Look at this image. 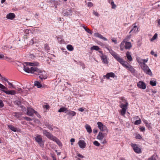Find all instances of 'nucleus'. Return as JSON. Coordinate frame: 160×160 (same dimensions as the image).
Listing matches in <instances>:
<instances>
[{"label":"nucleus","mask_w":160,"mask_h":160,"mask_svg":"<svg viewBox=\"0 0 160 160\" xmlns=\"http://www.w3.org/2000/svg\"><path fill=\"white\" fill-rule=\"evenodd\" d=\"M144 72L147 74L151 76L152 75V72L149 69V67L147 65L141 66Z\"/></svg>","instance_id":"nucleus-8"},{"label":"nucleus","mask_w":160,"mask_h":160,"mask_svg":"<svg viewBox=\"0 0 160 160\" xmlns=\"http://www.w3.org/2000/svg\"><path fill=\"white\" fill-rule=\"evenodd\" d=\"M132 47L131 43L130 42H127L125 41V48L126 49H129Z\"/></svg>","instance_id":"nucleus-23"},{"label":"nucleus","mask_w":160,"mask_h":160,"mask_svg":"<svg viewBox=\"0 0 160 160\" xmlns=\"http://www.w3.org/2000/svg\"><path fill=\"white\" fill-rule=\"evenodd\" d=\"M8 83L9 85H10L12 87V88H15V86L12 83L10 82L9 81H8Z\"/></svg>","instance_id":"nucleus-48"},{"label":"nucleus","mask_w":160,"mask_h":160,"mask_svg":"<svg viewBox=\"0 0 160 160\" xmlns=\"http://www.w3.org/2000/svg\"><path fill=\"white\" fill-rule=\"evenodd\" d=\"M77 156L78 157H80L81 158H83L84 157L81 154H78Z\"/></svg>","instance_id":"nucleus-63"},{"label":"nucleus","mask_w":160,"mask_h":160,"mask_svg":"<svg viewBox=\"0 0 160 160\" xmlns=\"http://www.w3.org/2000/svg\"><path fill=\"white\" fill-rule=\"evenodd\" d=\"M44 47H45V48L46 50H48V49H49V48H48V46L47 44H45L44 45Z\"/></svg>","instance_id":"nucleus-53"},{"label":"nucleus","mask_w":160,"mask_h":160,"mask_svg":"<svg viewBox=\"0 0 160 160\" xmlns=\"http://www.w3.org/2000/svg\"><path fill=\"white\" fill-rule=\"evenodd\" d=\"M115 76V74L113 72H109L107 73L106 75L104 76V77L106 78L107 79H109L110 77L114 78Z\"/></svg>","instance_id":"nucleus-17"},{"label":"nucleus","mask_w":160,"mask_h":160,"mask_svg":"<svg viewBox=\"0 0 160 160\" xmlns=\"http://www.w3.org/2000/svg\"><path fill=\"white\" fill-rule=\"evenodd\" d=\"M4 106L3 103L2 101L0 100V108L3 107Z\"/></svg>","instance_id":"nucleus-47"},{"label":"nucleus","mask_w":160,"mask_h":160,"mask_svg":"<svg viewBox=\"0 0 160 160\" xmlns=\"http://www.w3.org/2000/svg\"><path fill=\"white\" fill-rule=\"evenodd\" d=\"M35 111L32 108H27V114L29 116H32L33 115V113H34Z\"/></svg>","instance_id":"nucleus-14"},{"label":"nucleus","mask_w":160,"mask_h":160,"mask_svg":"<svg viewBox=\"0 0 160 160\" xmlns=\"http://www.w3.org/2000/svg\"><path fill=\"white\" fill-rule=\"evenodd\" d=\"M109 52L120 63H122L123 60L122 58H120L115 52L112 51V49H110L108 48Z\"/></svg>","instance_id":"nucleus-5"},{"label":"nucleus","mask_w":160,"mask_h":160,"mask_svg":"<svg viewBox=\"0 0 160 160\" xmlns=\"http://www.w3.org/2000/svg\"><path fill=\"white\" fill-rule=\"evenodd\" d=\"M143 59H141L140 58H137V60L138 62L139 63L140 65L142 64L143 63Z\"/></svg>","instance_id":"nucleus-36"},{"label":"nucleus","mask_w":160,"mask_h":160,"mask_svg":"<svg viewBox=\"0 0 160 160\" xmlns=\"http://www.w3.org/2000/svg\"><path fill=\"white\" fill-rule=\"evenodd\" d=\"M8 127L11 130L14 132H16L17 131V128L12 125H8Z\"/></svg>","instance_id":"nucleus-30"},{"label":"nucleus","mask_w":160,"mask_h":160,"mask_svg":"<svg viewBox=\"0 0 160 160\" xmlns=\"http://www.w3.org/2000/svg\"><path fill=\"white\" fill-rule=\"evenodd\" d=\"M93 143L94 145L98 147L100 145V143L97 141H94L93 142Z\"/></svg>","instance_id":"nucleus-42"},{"label":"nucleus","mask_w":160,"mask_h":160,"mask_svg":"<svg viewBox=\"0 0 160 160\" xmlns=\"http://www.w3.org/2000/svg\"><path fill=\"white\" fill-rule=\"evenodd\" d=\"M78 144L80 148H84L86 145L85 141L82 140H80L78 141Z\"/></svg>","instance_id":"nucleus-13"},{"label":"nucleus","mask_w":160,"mask_h":160,"mask_svg":"<svg viewBox=\"0 0 160 160\" xmlns=\"http://www.w3.org/2000/svg\"><path fill=\"white\" fill-rule=\"evenodd\" d=\"M47 128L50 130H52L53 129L51 125H48L47 126Z\"/></svg>","instance_id":"nucleus-44"},{"label":"nucleus","mask_w":160,"mask_h":160,"mask_svg":"<svg viewBox=\"0 0 160 160\" xmlns=\"http://www.w3.org/2000/svg\"><path fill=\"white\" fill-rule=\"evenodd\" d=\"M4 92L8 95H14L16 93V91L14 90H3Z\"/></svg>","instance_id":"nucleus-16"},{"label":"nucleus","mask_w":160,"mask_h":160,"mask_svg":"<svg viewBox=\"0 0 160 160\" xmlns=\"http://www.w3.org/2000/svg\"><path fill=\"white\" fill-rule=\"evenodd\" d=\"M120 106L122 109L120 111L121 114L122 116H124L126 113V110L128 109V104L127 101L123 98H121Z\"/></svg>","instance_id":"nucleus-3"},{"label":"nucleus","mask_w":160,"mask_h":160,"mask_svg":"<svg viewBox=\"0 0 160 160\" xmlns=\"http://www.w3.org/2000/svg\"><path fill=\"white\" fill-rule=\"evenodd\" d=\"M151 54L152 55H153L155 57H157V55L156 54H154V52L153 51H152L151 52Z\"/></svg>","instance_id":"nucleus-49"},{"label":"nucleus","mask_w":160,"mask_h":160,"mask_svg":"<svg viewBox=\"0 0 160 160\" xmlns=\"http://www.w3.org/2000/svg\"><path fill=\"white\" fill-rule=\"evenodd\" d=\"M15 15L13 13H9L7 15L6 18L8 19L12 20L15 17Z\"/></svg>","instance_id":"nucleus-15"},{"label":"nucleus","mask_w":160,"mask_h":160,"mask_svg":"<svg viewBox=\"0 0 160 160\" xmlns=\"http://www.w3.org/2000/svg\"><path fill=\"white\" fill-rule=\"evenodd\" d=\"M140 129L141 131L143 132L145 130V128L144 127H142L140 128Z\"/></svg>","instance_id":"nucleus-56"},{"label":"nucleus","mask_w":160,"mask_h":160,"mask_svg":"<svg viewBox=\"0 0 160 160\" xmlns=\"http://www.w3.org/2000/svg\"><path fill=\"white\" fill-rule=\"evenodd\" d=\"M107 133H103L102 132H99L97 136V138L98 139L100 140H102L104 137H105L107 135Z\"/></svg>","instance_id":"nucleus-10"},{"label":"nucleus","mask_w":160,"mask_h":160,"mask_svg":"<svg viewBox=\"0 0 160 160\" xmlns=\"http://www.w3.org/2000/svg\"><path fill=\"white\" fill-rule=\"evenodd\" d=\"M126 57L130 61L132 60V58L130 55V53L129 52H127L126 53Z\"/></svg>","instance_id":"nucleus-26"},{"label":"nucleus","mask_w":160,"mask_h":160,"mask_svg":"<svg viewBox=\"0 0 160 160\" xmlns=\"http://www.w3.org/2000/svg\"><path fill=\"white\" fill-rule=\"evenodd\" d=\"M148 160H156V159L153 158V157H152L148 159Z\"/></svg>","instance_id":"nucleus-58"},{"label":"nucleus","mask_w":160,"mask_h":160,"mask_svg":"<svg viewBox=\"0 0 160 160\" xmlns=\"http://www.w3.org/2000/svg\"><path fill=\"white\" fill-rule=\"evenodd\" d=\"M94 35L96 37H98L102 39H103L104 41H107V40L105 38L103 37L101 34H99L98 33H96L94 34Z\"/></svg>","instance_id":"nucleus-22"},{"label":"nucleus","mask_w":160,"mask_h":160,"mask_svg":"<svg viewBox=\"0 0 160 160\" xmlns=\"http://www.w3.org/2000/svg\"><path fill=\"white\" fill-rule=\"evenodd\" d=\"M21 66L23 68V70L26 72L28 73H30V68H29L28 67L26 68V66L24 64H21Z\"/></svg>","instance_id":"nucleus-19"},{"label":"nucleus","mask_w":160,"mask_h":160,"mask_svg":"<svg viewBox=\"0 0 160 160\" xmlns=\"http://www.w3.org/2000/svg\"><path fill=\"white\" fill-rule=\"evenodd\" d=\"M120 106L122 109L120 111L121 114L122 116H124L126 113V110L128 109V104L127 101L123 98H121Z\"/></svg>","instance_id":"nucleus-2"},{"label":"nucleus","mask_w":160,"mask_h":160,"mask_svg":"<svg viewBox=\"0 0 160 160\" xmlns=\"http://www.w3.org/2000/svg\"><path fill=\"white\" fill-rule=\"evenodd\" d=\"M72 13L71 11L70 10H65L63 11V13L64 16H68L70 15Z\"/></svg>","instance_id":"nucleus-21"},{"label":"nucleus","mask_w":160,"mask_h":160,"mask_svg":"<svg viewBox=\"0 0 160 160\" xmlns=\"http://www.w3.org/2000/svg\"><path fill=\"white\" fill-rule=\"evenodd\" d=\"M88 7H92V6L93 5V4H92V3L91 2H88Z\"/></svg>","instance_id":"nucleus-54"},{"label":"nucleus","mask_w":160,"mask_h":160,"mask_svg":"<svg viewBox=\"0 0 160 160\" xmlns=\"http://www.w3.org/2000/svg\"><path fill=\"white\" fill-rule=\"evenodd\" d=\"M138 87L142 89H145L146 88V85L142 81H140L137 83Z\"/></svg>","instance_id":"nucleus-11"},{"label":"nucleus","mask_w":160,"mask_h":160,"mask_svg":"<svg viewBox=\"0 0 160 160\" xmlns=\"http://www.w3.org/2000/svg\"><path fill=\"white\" fill-rule=\"evenodd\" d=\"M111 4L112 5V8L113 9H115L116 7V5L114 4V2L113 1L111 2Z\"/></svg>","instance_id":"nucleus-41"},{"label":"nucleus","mask_w":160,"mask_h":160,"mask_svg":"<svg viewBox=\"0 0 160 160\" xmlns=\"http://www.w3.org/2000/svg\"><path fill=\"white\" fill-rule=\"evenodd\" d=\"M34 113L37 116L38 118H40V115L36 111H35Z\"/></svg>","instance_id":"nucleus-55"},{"label":"nucleus","mask_w":160,"mask_h":160,"mask_svg":"<svg viewBox=\"0 0 160 160\" xmlns=\"http://www.w3.org/2000/svg\"><path fill=\"white\" fill-rule=\"evenodd\" d=\"M16 90H17V92L18 93H21L24 92V91H23L21 88H17Z\"/></svg>","instance_id":"nucleus-40"},{"label":"nucleus","mask_w":160,"mask_h":160,"mask_svg":"<svg viewBox=\"0 0 160 160\" xmlns=\"http://www.w3.org/2000/svg\"><path fill=\"white\" fill-rule=\"evenodd\" d=\"M112 42L114 43L115 44H117V41L116 39L114 38H112Z\"/></svg>","instance_id":"nucleus-51"},{"label":"nucleus","mask_w":160,"mask_h":160,"mask_svg":"<svg viewBox=\"0 0 160 160\" xmlns=\"http://www.w3.org/2000/svg\"><path fill=\"white\" fill-rule=\"evenodd\" d=\"M38 74L39 75V77L41 79H45L47 78V73L44 71H41L40 70H38Z\"/></svg>","instance_id":"nucleus-9"},{"label":"nucleus","mask_w":160,"mask_h":160,"mask_svg":"<svg viewBox=\"0 0 160 160\" xmlns=\"http://www.w3.org/2000/svg\"><path fill=\"white\" fill-rule=\"evenodd\" d=\"M150 84L152 86H155L156 85V83L155 81L151 80L150 81Z\"/></svg>","instance_id":"nucleus-34"},{"label":"nucleus","mask_w":160,"mask_h":160,"mask_svg":"<svg viewBox=\"0 0 160 160\" xmlns=\"http://www.w3.org/2000/svg\"><path fill=\"white\" fill-rule=\"evenodd\" d=\"M34 85L37 86L38 88H40L42 87V84L38 81H36L34 82Z\"/></svg>","instance_id":"nucleus-29"},{"label":"nucleus","mask_w":160,"mask_h":160,"mask_svg":"<svg viewBox=\"0 0 160 160\" xmlns=\"http://www.w3.org/2000/svg\"><path fill=\"white\" fill-rule=\"evenodd\" d=\"M1 79L2 80H4L5 81H7L8 82V81L7 79H6L5 78L2 77L1 76Z\"/></svg>","instance_id":"nucleus-57"},{"label":"nucleus","mask_w":160,"mask_h":160,"mask_svg":"<svg viewBox=\"0 0 160 160\" xmlns=\"http://www.w3.org/2000/svg\"><path fill=\"white\" fill-rule=\"evenodd\" d=\"M158 37V34L157 33H155L152 38L151 39L150 41L151 42L153 41V40H155Z\"/></svg>","instance_id":"nucleus-37"},{"label":"nucleus","mask_w":160,"mask_h":160,"mask_svg":"<svg viewBox=\"0 0 160 160\" xmlns=\"http://www.w3.org/2000/svg\"><path fill=\"white\" fill-rule=\"evenodd\" d=\"M131 145L133 149L136 152L140 153L141 152V149L138 147L137 145L135 144H131Z\"/></svg>","instance_id":"nucleus-12"},{"label":"nucleus","mask_w":160,"mask_h":160,"mask_svg":"<svg viewBox=\"0 0 160 160\" xmlns=\"http://www.w3.org/2000/svg\"><path fill=\"white\" fill-rule=\"evenodd\" d=\"M99 47L98 46H94L91 48V49L95 50H98L99 49Z\"/></svg>","instance_id":"nucleus-33"},{"label":"nucleus","mask_w":160,"mask_h":160,"mask_svg":"<svg viewBox=\"0 0 160 160\" xmlns=\"http://www.w3.org/2000/svg\"><path fill=\"white\" fill-rule=\"evenodd\" d=\"M36 141L39 144L41 147L44 146V142L42 140L41 136L39 134H37L35 138Z\"/></svg>","instance_id":"nucleus-7"},{"label":"nucleus","mask_w":160,"mask_h":160,"mask_svg":"<svg viewBox=\"0 0 160 160\" xmlns=\"http://www.w3.org/2000/svg\"><path fill=\"white\" fill-rule=\"evenodd\" d=\"M67 109L65 108H60V109L58 110V112H64V111H67Z\"/></svg>","instance_id":"nucleus-35"},{"label":"nucleus","mask_w":160,"mask_h":160,"mask_svg":"<svg viewBox=\"0 0 160 160\" xmlns=\"http://www.w3.org/2000/svg\"><path fill=\"white\" fill-rule=\"evenodd\" d=\"M15 103L16 104H17L18 105H19L20 104V102L18 101H16L15 102Z\"/></svg>","instance_id":"nucleus-64"},{"label":"nucleus","mask_w":160,"mask_h":160,"mask_svg":"<svg viewBox=\"0 0 160 160\" xmlns=\"http://www.w3.org/2000/svg\"><path fill=\"white\" fill-rule=\"evenodd\" d=\"M25 64H26V65H29L30 66H33L37 65L38 64V63L35 64L31 62H25Z\"/></svg>","instance_id":"nucleus-31"},{"label":"nucleus","mask_w":160,"mask_h":160,"mask_svg":"<svg viewBox=\"0 0 160 160\" xmlns=\"http://www.w3.org/2000/svg\"><path fill=\"white\" fill-rule=\"evenodd\" d=\"M137 27V26L136 25L134 26L133 28L130 31V32H129V33H131V32H132L133 30H134V29L135 28Z\"/></svg>","instance_id":"nucleus-60"},{"label":"nucleus","mask_w":160,"mask_h":160,"mask_svg":"<svg viewBox=\"0 0 160 160\" xmlns=\"http://www.w3.org/2000/svg\"><path fill=\"white\" fill-rule=\"evenodd\" d=\"M78 110L81 112H82L84 111V109L82 108H80Z\"/></svg>","instance_id":"nucleus-61"},{"label":"nucleus","mask_w":160,"mask_h":160,"mask_svg":"<svg viewBox=\"0 0 160 160\" xmlns=\"http://www.w3.org/2000/svg\"><path fill=\"white\" fill-rule=\"evenodd\" d=\"M123 67H125L127 69L129 70L131 72H134V69L129 64H128L127 62L123 60L122 63H121Z\"/></svg>","instance_id":"nucleus-6"},{"label":"nucleus","mask_w":160,"mask_h":160,"mask_svg":"<svg viewBox=\"0 0 160 160\" xmlns=\"http://www.w3.org/2000/svg\"><path fill=\"white\" fill-rule=\"evenodd\" d=\"M0 88L2 89H7V88L4 85L1 83H0Z\"/></svg>","instance_id":"nucleus-43"},{"label":"nucleus","mask_w":160,"mask_h":160,"mask_svg":"<svg viewBox=\"0 0 160 160\" xmlns=\"http://www.w3.org/2000/svg\"><path fill=\"white\" fill-rule=\"evenodd\" d=\"M101 58L102 60V61L104 63L106 64L108 63V62L107 60V57L105 55H102L101 57Z\"/></svg>","instance_id":"nucleus-24"},{"label":"nucleus","mask_w":160,"mask_h":160,"mask_svg":"<svg viewBox=\"0 0 160 160\" xmlns=\"http://www.w3.org/2000/svg\"><path fill=\"white\" fill-rule=\"evenodd\" d=\"M141 138V136L139 134H138L136 136V138L137 139H140Z\"/></svg>","instance_id":"nucleus-50"},{"label":"nucleus","mask_w":160,"mask_h":160,"mask_svg":"<svg viewBox=\"0 0 160 160\" xmlns=\"http://www.w3.org/2000/svg\"><path fill=\"white\" fill-rule=\"evenodd\" d=\"M38 70H39L37 68L35 67H32L30 69V73H34V72H36L38 73Z\"/></svg>","instance_id":"nucleus-28"},{"label":"nucleus","mask_w":160,"mask_h":160,"mask_svg":"<svg viewBox=\"0 0 160 160\" xmlns=\"http://www.w3.org/2000/svg\"><path fill=\"white\" fill-rule=\"evenodd\" d=\"M98 127L100 129V131L104 133H107L109 132L107 127L105 125L103 124L101 122H98L97 123Z\"/></svg>","instance_id":"nucleus-4"},{"label":"nucleus","mask_w":160,"mask_h":160,"mask_svg":"<svg viewBox=\"0 0 160 160\" xmlns=\"http://www.w3.org/2000/svg\"><path fill=\"white\" fill-rule=\"evenodd\" d=\"M67 49L70 51H72L73 50V48L71 45H68L67 46Z\"/></svg>","instance_id":"nucleus-32"},{"label":"nucleus","mask_w":160,"mask_h":160,"mask_svg":"<svg viewBox=\"0 0 160 160\" xmlns=\"http://www.w3.org/2000/svg\"><path fill=\"white\" fill-rule=\"evenodd\" d=\"M85 127L87 131L89 133H91L92 132V130L91 127L88 124H86Z\"/></svg>","instance_id":"nucleus-18"},{"label":"nucleus","mask_w":160,"mask_h":160,"mask_svg":"<svg viewBox=\"0 0 160 160\" xmlns=\"http://www.w3.org/2000/svg\"><path fill=\"white\" fill-rule=\"evenodd\" d=\"M85 30L88 33H90L91 34H92V32L88 28H85Z\"/></svg>","instance_id":"nucleus-45"},{"label":"nucleus","mask_w":160,"mask_h":160,"mask_svg":"<svg viewBox=\"0 0 160 160\" xmlns=\"http://www.w3.org/2000/svg\"><path fill=\"white\" fill-rule=\"evenodd\" d=\"M93 14H94V15H95V16L97 17H98L99 16L98 13L97 12L95 11L93 12Z\"/></svg>","instance_id":"nucleus-59"},{"label":"nucleus","mask_w":160,"mask_h":160,"mask_svg":"<svg viewBox=\"0 0 160 160\" xmlns=\"http://www.w3.org/2000/svg\"><path fill=\"white\" fill-rule=\"evenodd\" d=\"M125 41L124 40L122 42L120 45V50L121 51H123L124 48H125Z\"/></svg>","instance_id":"nucleus-27"},{"label":"nucleus","mask_w":160,"mask_h":160,"mask_svg":"<svg viewBox=\"0 0 160 160\" xmlns=\"http://www.w3.org/2000/svg\"><path fill=\"white\" fill-rule=\"evenodd\" d=\"M141 122V121L140 118L139 119V120H137L135 121L134 122V124L135 125H138L140 124Z\"/></svg>","instance_id":"nucleus-39"},{"label":"nucleus","mask_w":160,"mask_h":160,"mask_svg":"<svg viewBox=\"0 0 160 160\" xmlns=\"http://www.w3.org/2000/svg\"><path fill=\"white\" fill-rule=\"evenodd\" d=\"M42 132L43 135L46 136L47 138L55 142L59 146H61L62 145L61 142L56 137L53 136L51 133L48 132L46 130H43L42 131Z\"/></svg>","instance_id":"nucleus-1"},{"label":"nucleus","mask_w":160,"mask_h":160,"mask_svg":"<svg viewBox=\"0 0 160 160\" xmlns=\"http://www.w3.org/2000/svg\"><path fill=\"white\" fill-rule=\"evenodd\" d=\"M65 113L68 115H71L72 116H75L76 114V112L74 111L71 110H67Z\"/></svg>","instance_id":"nucleus-20"},{"label":"nucleus","mask_w":160,"mask_h":160,"mask_svg":"<svg viewBox=\"0 0 160 160\" xmlns=\"http://www.w3.org/2000/svg\"><path fill=\"white\" fill-rule=\"evenodd\" d=\"M148 60V58H147L146 59H143L142 64L141 65V66H144V65H147L145 63H146V62H147Z\"/></svg>","instance_id":"nucleus-38"},{"label":"nucleus","mask_w":160,"mask_h":160,"mask_svg":"<svg viewBox=\"0 0 160 160\" xmlns=\"http://www.w3.org/2000/svg\"><path fill=\"white\" fill-rule=\"evenodd\" d=\"M33 43H34L33 40V39H32L29 41V45H31L33 44Z\"/></svg>","instance_id":"nucleus-46"},{"label":"nucleus","mask_w":160,"mask_h":160,"mask_svg":"<svg viewBox=\"0 0 160 160\" xmlns=\"http://www.w3.org/2000/svg\"><path fill=\"white\" fill-rule=\"evenodd\" d=\"M143 122L146 124V126L149 129H150L152 128L151 123H148L146 120H143Z\"/></svg>","instance_id":"nucleus-25"},{"label":"nucleus","mask_w":160,"mask_h":160,"mask_svg":"<svg viewBox=\"0 0 160 160\" xmlns=\"http://www.w3.org/2000/svg\"><path fill=\"white\" fill-rule=\"evenodd\" d=\"M25 119L28 121H31L32 120V119L29 118L28 117H25L24 118Z\"/></svg>","instance_id":"nucleus-52"},{"label":"nucleus","mask_w":160,"mask_h":160,"mask_svg":"<svg viewBox=\"0 0 160 160\" xmlns=\"http://www.w3.org/2000/svg\"><path fill=\"white\" fill-rule=\"evenodd\" d=\"M31 31H29V30H28V29H26L25 30V33L26 34H28L29 33V32H30Z\"/></svg>","instance_id":"nucleus-62"}]
</instances>
